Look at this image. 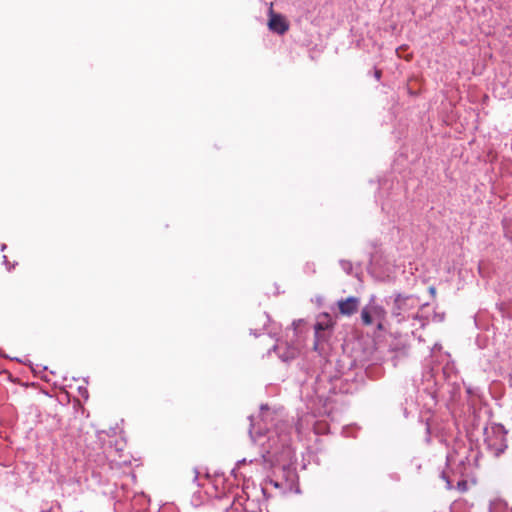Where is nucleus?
I'll return each instance as SVG.
<instances>
[{"instance_id":"6e6552de","label":"nucleus","mask_w":512,"mask_h":512,"mask_svg":"<svg viewBox=\"0 0 512 512\" xmlns=\"http://www.w3.org/2000/svg\"><path fill=\"white\" fill-rule=\"evenodd\" d=\"M381 75H382L381 70H376V71H375V77H376L378 80L380 79Z\"/></svg>"},{"instance_id":"423d86ee","label":"nucleus","mask_w":512,"mask_h":512,"mask_svg":"<svg viewBox=\"0 0 512 512\" xmlns=\"http://www.w3.org/2000/svg\"><path fill=\"white\" fill-rule=\"evenodd\" d=\"M417 305V299L412 296L397 295L394 300L393 314L400 315L402 312L411 310Z\"/></svg>"},{"instance_id":"7ed1b4c3","label":"nucleus","mask_w":512,"mask_h":512,"mask_svg":"<svg viewBox=\"0 0 512 512\" xmlns=\"http://www.w3.org/2000/svg\"><path fill=\"white\" fill-rule=\"evenodd\" d=\"M335 322L332 320L328 313H322L318 316L317 322L314 325L315 330V343L314 349L317 350L321 342H325L329 339V335H325L326 330H332Z\"/></svg>"},{"instance_id":"20e7f679","label":"nucleus","mask_w":512,"mask_h":512,"mask_svg":"<svg viewBox=\"0 0 512 512\" xmlns=\"http://www.w3.org/2000/svg\"><path fill=\"white\" fill-rule=\"evenodd\" d=\"M272 6L273 4H271L269 10L268 27L271 31L283 35L289 30V22L281 14L275 13Z\"/></svg>"},{"instance_id":"f03ea898","label":"nucleus","mask_w":512,"mask_h":512,"mask_svg":"<svg viewBox=\"0 0 512 512\" xmlns=\"http://www.w3.org/2000/svg\"><path fill=\"white\" fill-rule=\"evenodd\" d=\"M286 340H279L274 346L275 352L283 361L295 359L300 354L301 343L297 339V330L292 329V336L286 335Z\"/></svg>"},{"instance_id":"0eeeda50","label":"nucleus","mask_w":512,"mask_h":512,"mask_svg":"<svg viewBox=\"0 0 512 512\" xmlns=\"http://www.w3.org/2000/svg\"><path fill=\"white\" fill-rule=\"evenodd\" d=\"M457 489H458L460 492H462V493L466 492V491L468 490V483H467V481H466V480H461V481H459V482L457 483Z\"/></svg>"},{"instance_id":"39448f33","label":"nucleus","mask_w":512,"mask_h":512,"mask_svg":"<svg viewBox=\"0 0 512 512\" xmlns=\"http://www.w3.org/2000/svg\"><path fill=\"white\" fill-rule=\"evenodd\" d=\"M360 304L359 298L350 296L345 299H340L337 302L339 312L343 316H352L358 311Z\"/></svg>"},{"instance_id":"f257e3e1","label":"nucleus","mask_w":512,"mask_h":512,"mask_svg":"<svg viewBox=\"0 0 512 512\" xmlns=\"http://www.w3.org/2000/svg\"><path fill=\"white\" fill-rule=\"evenodd\" d=\"M386 315L387 312L383 306L371 301L362 308L360 318L364 326L376 324L377 330L383 331Z\"/></svg>"}]
</instances>
